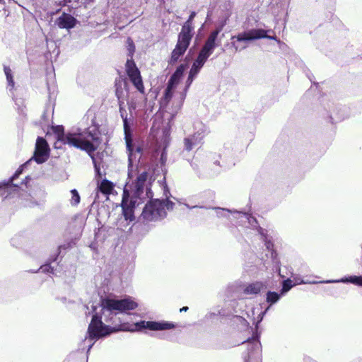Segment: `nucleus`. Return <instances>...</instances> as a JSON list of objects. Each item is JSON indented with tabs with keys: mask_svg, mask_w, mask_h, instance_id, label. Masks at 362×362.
Segmentation results:
<instances>
[{
	"mask_svg": "<svg viewBox=\"0 0 362 362\" xmlns=\"http://www.w3.org/2000/svg\"><path fill=\"white\" fill-rule=\"evenodd\" d=\"M137 306V303L131 297L121 300L105 298L98 306H93L92 319L88 327L87 335L83 341L84 343H87L88 352L96 341L117 331L138 332L144 329L162 331L175 327V325L170 322L145 320L137 322L131 327L122 325L115 327L112 326L110 322L115 315L114 313L133 310Z\"/></svg>",
	"mask_w": 362,
	"mask_h": 362,
	"instance_id": "f257e3e1",
	"label": "nucleus"
},
{
	"mask_svg": "<svg viewBox=\"0 0 362 362\" xmlns=\"http://www.w3.org/2000/svg\"><path fill=\"white\" fill-rule=\"evenodd\" d=\"M146 172L140 173L132 185L124 188L121 206L122 215L126 221L131 222L135 218L134 209L146 199H152L153 194L148 181Z\"/></svg>",
	"mask_w": 362,
	"mask_h": 362,
	"instance_id": "f03ea898",
	"label": "nucleus"
},
{
	"mask_svg": "<svg viewBox=\"0 0 362 362\" xmlns=\"http://www.w3.org/2000/svg\"><path fill=\"white\" fill-rule=\"evenodd\" d=\"M85 117L90 120V124L85 128L72 129L68 132L66 143L70 146L85 151L88 153L94 152L99 141L98 125L95 122V114L88 111Z\"/></svg>",
	"mask_w": 362,
	"mask_h": 362,
	"instance_id": "7ed1b4c3",
	"label": "nucleus"
},
{
	"mask_svg": "<svg viewBox=\"0 0 362 362\" xmlns=\"http://www.w3.org/2000/svg\"><path fill=\"white\" fill-rule=\"evenodd\" d=\"M119 113L123 122L124 139L129 160V177L132 175V168L136 166L142 156V148L134 143L132 139L131 127L133 124V115L128 117L126 110L119 103Z\"/></svg>",
	"mask_w": 362,
	"mask_h": 362,
	"instance_id": "20e7f679",
	"label": "nucleus"
},
{
	"mask_svg": "<svg viewBox=\"0 0 362 362\" xmlns=\"http://www.w3.org/2000/svg\"><path fill=\"white\" fill-rule=\"evenodd\" d=\"M49 148L47 142L42 137H38L36 141L35 150L33 156L25 162L23 165L20 166L16 171L14 175L9 179L5 187L7 192H11V189L18 190L19 187L16 185H13V181L16 179L26 168L28 165L33 160L38 164L45 163L49 158Z\"/></svg>",
	"mask_w": 362,
	"mask_h": 362,
	"instance_id": "39448f33",
	"label": "nucleus"
},
{
	"mask_svg": "<svg viewBox=\"0 0 362 362\" xmlns=\"http://www.w3.org/2000/svg\"><path fill=\"white\" fill-rule=\"evenodd\" d=\"M173 206L174 203L168 199H151L145 205L141 218L146 223L160 221L166 216L167 211L173 209Z\"/></svg>",
	"mask_w": 362,
	"mask_h": 362,
	"instance_id": "423d86ee",
	"label": "nucleus"
},
{
	"mask_svg": "<svg viewBox=\"0 0 362 362\" xmlns=\"http://www.w3.org/2000/svg\"><path fill=\"white\" fill-rule=\"evenodd\" d=\"M185 71V66L180 65L173 74L170 76L166 89L165 90L164 96L161 100L163 105L168 103L170 100L172 98L174 91L179 84Z\"/></svg>",
	"mask_w": 362,
	"mask_h": 362,
	"instance_id": "0eeeda50",
	"label": "nucleus"
},
{
	"mask_svg": "<svg viewBox=\"0 0 362 362\" xmlns=\"http://www.w3.org/2000/svg\"><path fill=\"white\" fill-rule=\"evenodd\" d=\"M125 70L135 88L141 93H144V87L141 74L133 59H127L125 64Z\"/></svg>",
	"mask_w": 362,
	"mask_h": 362,
	"instance_id": "6e6552de",
	"label": "nucleus"
},
{
	"mask_svg": "<svg viewBox=\"0 0 362 362\" xmlns=\"http://www.w3.org/2000/svg\"><path fill=\"white\" fill-rule=\"evenodd\" d=\"M192 38V37L181 33L178 34L177 44L171 53V57L170 59V64L176 63L180 57L185 54L190 44Z\"/></svg>",
	"mask_w": 362,
	"mask_h": 362,
	"instance_id": "1a4fd4ad",
	"label": "nucleus"
},
{
	"mask_svg": "<svg viewBox=\"0 0 362 362\" xmlns=\"http://www.w3.org/2000/svg\"><path fill=\"white\" fill-rule=\"evenodd\" d=\"M247 353L244 362H261V344L257 339H248L246 341Z\"/></svg>",
	"mask_w": 362,
	"mask_h": 362,
	"instance_id": "9d476101",
	"label": "nucleus"
},
{
	"mask_svg": "<svg viewBox=\"0 0 362 362\" xmlns=\"http://www.w3.org/2000/svg\"><path fill=\"white\" fill-rule=\"evenodd\" d=\"M267 31L263 29H252L232 36V40L236 38L238 41H250L262 38H268L270 40H276L274 36H269L267 35Z\"/></svg>",
	"mask_w": 362,
	"mask_h": 362,
	"instance_id": "9b49d317",
	"label": "nucleus"
},
{
	"mask_svg": "<svg viewBox=\"0 0 362 362\" xmlns=\"http://www.w3.org/2000/svg\"><path fill=\"white\" fill-rule=\"evenodd\" d=\"M199 71H200V69L195 68L192 66H191L188 77L185 82V90L182 93H180L179 99L176 103L175 110L171 113L173 117L175 116L177 113V112L181 109L182 104L184 103V100L185 99V97H186L187 91L188 88H189V86H191V84L192 83L194 79L197 77V76L199 73Z\"/></svg>",
	"mask_w": 362,
	"mask_h": 362,
	"instance_id": "f8f14e48",
	"label": "nucleus"
},
{
	"mask_svg": "<svg viewBox=\"0 0 362 362\" xmlns=\"http://www.w3.org/2000/svg\"><path fill=\"white\" fill-rule=\"evenodd\" d=\"M219 30H216L211 32L207 37L204 46L199 51V53L209 58L214 52L215 48L218 46L217 42Z\"/></svg>",
	"mask_w": 362,
	"mask_h": 362,
	"instance_id": "ddd939ff",
	"label": "nucleus"
},
{
	"mask_svg": "<svg viewBox=\"0 0 362 362\" xmlns=\"http://www.w3.org/2000/svg\"><path fill=\"white\" fill-rule=\"evenodd\" d=\"M59 28L71 29L76 24V19L70 14L63 13L56 21Z\"/></svg>",
	"mask_w": 362,
	"mask_h": 362,
	"instance_id": "4468645a",
	"label": "nucleus"
},
{
	"mask_svg": "<svg viewBox=\"0 0 362 362\" xmlns=\"http://www.w3.org/2000/svg\"><path fill=\"white\" fill-rule=\"evenodd\" d=\"M320 283L332 284V283H351L356 286H362V275L361 276H349L336 280L320 281Z\"/></svg>",
	"mask_w": 362,
	"mask_h": 362,
	"instance_id": "2eb2a0df",
	"label": "nucleus"
},
{
	"mask_svg": "<svg viewBox=\"0 0 362 362\" xmlns=\"http://www.w3.org/2000/svg\"><path fill=\"white\" fill-rule=\"evenodd\" d=\"M234 213L237 214V218L240 225H245L246 223H248L252 228H256L257 226V222L255 218L252 216L251 215L247 213H243L241 211H234Z\"/></svg>",
	"mask_w": 362,
	"mask_h": 362,
	"instance_id": "dca6fc26",
	"label": "nucleus"
},
{
	"mask_svg": "<svg viewBox=\"0 0 362 362\" xmlns=\"http://www.w3.org/2000/svg\"><path fill=\"white\" fill-rule=\"evenodd\" d=\"M196 16V12L192 11L187 21L183 24L180 33L192 37L194 35L193 19Z\"/></svg>",
	"mask_w": 362,
	"mask_h": 362,
	"instance_id": "f3484780",
	"label": "nucleus"
},
{
	"mask_svg": "<svg viewBox=\"0 0 362 362\" xmlns=\"http://www.w3.org/2000/svg\"><path fill=\"white\" fill-rule=\"evenodd\" d=\"M202 142V139L201 137L197 136L194 134L188 136L184 140L185 148L189 151L192 150L194 148L197 147L198 145L201 144Z\"/></svg>",
	"mask_w": 362,
	"mask_h": 362,
	"instance_id": "a211bd4d",
	"label": "nucleus"
},
{
	"mask_svg": "<svg viewBox=\"0 0 362 362\" xmlns=\"http://www.w3.org/2000/svg\"><path fill=\"white\" fill-rule=\"evenodd\" d=\"M193 129V134L197 136L201 137L202 140L208 133L207 127L203 122L200 121H197L194 123Z\"/></svg>",
	"mask_w": 362,
	"mask_h": 362,
	"instance_id": "6ab92c4d",
	"label": "nucleus"
},
{
	"mask_svg": "<svg viewBox=\"0 0 362 362\" xmlns=\"http://www.w3.org/2000/svg\"><path fill=\"white\" fill-rule=\"evenodd\" d=\"M264 284L262 282L256 281L247 286L244 289L245 294H257L263 288Z\"/></svg>",
	"mask_w": 362,
	"mask_h": 362,
	"instance_id": "aec40b11",
	"label": "nucleus"
},
{
	"mask_svg": "<svg viewBox=\"0 0 362 362\" xmlns=\"http://www.w3.org/2000/svg\"><path fill=\"white\" fill-rule=\"evenodd\" d=\"M53 131L57 136V140L58 142H61L64 144H67L66 138L68 137V132H64V127L62 126L58 125L53 127Z\"/></svg>",
	"mask_w": 362,
	"mask_h": 362,
	"instance_id": "412c9836",
	"label": "nucleus"
},
{
	"mask_svg": "<svg viewBox=\"0 0 362 362\" xmlns=\"http://www.w3.org/2000/svg\"><path fill=\"white\" fill-rule=\"evenodd\" d=\"M4 71L7 81V88L12 93L15 88L13 72L11 69L6 66H4Z\"/></svg>",
	"mask_w": 362,
	"mask_h": 362,
	"instance_id": "4be33fe9",
	"label": "nucleus"
},
{
	"mask_svg": "<svg viewBox=\"0 0 362 362\" xmlns=\"http://www.w3.org/2000/svg\"><path fill=\"white\" fill-rule=\"evenodd\" d=\"M214 210H215L216 216L219 218L225 217L229 218L230 214L233 215V216L235 218V216H237V214L234 213V211H236L235 210L232 211L229 210L228 209L221 208V207H214L212 208Z\"/></svg>",
	"mask_w": 362,
	"mask_h": 362,
	"instance_id": "5701e85b",
	"label": "nucleus"
},
{
	"mask_svg": "<svg viewBox=\"0 0 362 362\" xmlns=\"http://www.w3.org/2000/svg\"><path fill=\"white\" fill-rule=\"evenodd\" d=\"M99 190L103 194H108L113 189V185L111 182L103 180L98 185Z\"/></svg>",
	"mask_w": 362,
	"mask_h": 362,
	"instance_id": "b1692460",
	"label": "nucleus"
},
{
	"mask_svg": "<svg viewBox=\"0 0 362 362\" xmlns=\"http://www.w3.org/2000/svg\"><path fill=\"white\" fill-rule=\"evenodd\" d=\"M281 296H282L281 293H278L276 292L268 291L266 295V300L270 305H272L279 301Z\"/></svg>",
	"mask_w": 362,
	"mask_h": 362,
	"instance_id": "393cba45",
	"label": "nucleus"
},
{
	"mask_svg": "<svg viewBox=\"0 0 362 362\" xmlns=\"http://www.w3.org/2000/svg\"><path fill=\"white\" fill-rule=\"evenodd\" d=\"M21 199L22 204L25 207H34L40 205V203L33 200L30 194L25 195V197H22Z\"/></svg>",
	"mask_w": 362,
	"mask_h": 362,
	"instance_id": "a878e982",
	"label": "nucleus"
},
{
	"mask_svg": "<svg viewBox=\"0 0 362 362\" xmlns=\"http://www.w3.org/2000/svg\"><path fill=\"white\" fill-rule=\"evenodd\" d=\"M230 40H232V42H231L232 47L234 48L235 52H240V51L246 49L247 47V42L248 41L239 42L237 40L236 38L232 40V37L230 38Z\"/></svg>",
	"mask_w": 362,
	"mask_h": 362,
	"instance_id": "bb28decb",
	"label": "nucleus"
},
{
	"mask_svg": "<svg viewBox=\"0 0 362 362\" xmlns=\"http://www.w3.org/2000/svg\"><path fill=\"white\" fill-rule=\"evenodd\" d=\"M207 59V57L199 52L197 59L194 61L192 66L201 70Z\"/></svg>",
	"mask_w": 362,
	"mask_h": 362,
	"instance_id": "cd10ccee",
	"label": "nucleus"
},
{
	"mask_svg": "<svg viewBox=\"0 0 362 362\" xmlns=\"http://www.w3.org/2000/svg\"><path fill=\"white\" fill-rule=\"evenodd\" d=\"M293 286H294V285L290 279H287L284 280L282 283V288L281 290V294L284 295L290 289H291Z\"/></svg>",
	"mask_w": 362,
	"mask_h": 362,
	"instance_id": "c85d7f7f",
	"label": "nucleus"
},
{
	"mask_svg": "<svg viewBox=\"0 0 362 362\" xmlns=\"http://www.w3.org/2000/svg\"><path fill=\"white\" fill-rule=\"evenodd\" d=\"M127 49L128 51V57H129V59H132L133 54L135 52V45L130 37H128L127 40Z\"/></svg>",
	"mask_w": 362,
	"mask_h": 362,
	"instance_id": "c756f323",
	"label": "nucleus"
},
{
	"mask_svg": "<svg viewBox=\"0 0 362 362\" xmlns=\"http://www.w3.org/2000/svg\"><path fill=\"white\" fill-rule=\"evenodd\" d=\"M71 204L73 206H76L80 202V196L76 189L71 190Z\"/></svg>",
	"mask_w": 362,
	"mask_h": 362,
	"instance_id": "7c9ffc66",
	"label": "nucleus"
},
{
	"mask_svg": "<svg viewBox=\"0 0 362 362\" xmlns=\"http://www.w3.org/2000/svg\"><path fill=\"white\" fill-rule=\"evenodd\" d=\"M294 283L293 285H300V284H321L320 281H303V279L300 277L296 276L293 278Z\"/></svg>",
	"mask_w": 362,
	"mask_h": 362,
	"instance_id": "2f4dec72",
	"label": "nucleus"
},
{
	"mask_svg": "<svg viewBox=\"0 0 362 362\" xmlns=\"http://www.w3.org/2000/svg\"><path fill=\"white\" fill-rule=\"evenodd\" d=\"M234 322L236 323H240L242 325L243 328H247L249 326V324L247 322V320L240 316H235Z\"/></svg>",
	"mask_w": 362,
	"mask_h": 362,
	"instance_id": "473e14b6",
	"label": "nucleus"
},
{
	"mask_svg": "<svg viewBox=\"0 0 362 362\" xmlns=\"http://www.w3.org/2000/svg\"><path fill=\"white\" fill-rule=\"evenodd\" d=\"M128 105H129V112H130V115H133L134 114V111H135L137 107H142V105H139L136 102H134V100L129 101L128 103Z\"/></svg>",
	"mask_w": 362,
	"mask_h": 362,
	"instance_id": "72a5a7b5",
	"label": "nucleus"
},
{
	"mask_svg": "<svg viewBox=\"0 0 362 362\" xmlns=\"http://www.w3.org/2000/svg\"><path fill=\"white\" fill-rule=\"evenodd\" d=\"M40 270L43 273L54 274V268L49 264L42 265L40 267Z\"/></svg>",
	"mask_w": 362,
	"mask_h": 362,
	"instance_id": "f704fd0d",
	"label": "nucleus"
},
{
	"mask_svg": "<svg viewBox=\"0 0 362 362\" xmlns=\"http://www.w3.org/2000/svg\"><path fill=\"white\" fill-rule=\"evenodd\" d=\"M269 306L268 308H267L265 309V310H264V311L261 312V313L258 315V317H257V318H258V320H257V322L256 326H257V324H258V323H259V322L262 320V319H263V317H264V315L267 313V312L268 311V310H269Z\"/></svg>",
	"mask_w": 362,
	"mask_h": 362,
	"instance_id": "c9c22d12",
	"label": "nucleus"
},
{
	"mask_svg": "<svg viewBox=\"0 0 362 362\" xmlns=\"http://www.w3.org/2000/svg\"><path fill=\"white\" fill-rule=\"evenodd\" d=\"M166 160H167V155H166V153L165 152V151H163L162 154H161V156H160L161 163L163 165L165 164Z\"/></svg>",
	"mask_w": 362,
	"mask_h": 362,
	"instance_id": "e433bc0d",
	"label": "nucleus"
},
{
	"mask_svg": "<svg viewBox=\"0 0 362 362\" xmlns=\"http://www.w3.org/2000/svg\"><path fill=\"white\" fill-rule=\"evenodd\" d=\"M186 206V207H187L189 209H194V208H203V206H189V204H185Z\"/></svg>",
	"mask_w": 362,
	"mask_h": 362,
	"instance_id": "4c0bfd02",
	"label": "nucleus"
},
{
	"mask_svg": "<svg viewBox=\"0 0 362 362\" xmlns=\"http://www.w3.org/2000/svg\"><path fill=\"white\" fill-rule=\"evenodd\" d=\"M188 310V307L187 306H185V307H182V308H180V312H186L187 310Z\"/></svg>",
	"mask_w": 362,
	"mask_h": 362,
	"instance_id": "58836bf2",
	"label": "nucleus"
},
{
	"mask_svg": "<svg viewBox=\"0 0 362 362\" xmlns=\"http://www.w3.org/2000/svg\"><path fill=\"white\" fill-rule=\"evenodd\" d=\"M303 281H312L311 280H309V279H303Z\"/></svg>",
	"mask_w": 362,
	"mask_h": 362,
	"instance_id": "ea45409f",
	"label": "nucleus"
},
{
	"mask_svg": "<svg viewBox=\"0 0 362 362\" xmlns=\"http://www.w3.org/2000/svg\"><path fill=\"white\" fill-rule=\"evenodd\" d=\"M21 185H26V182H21Z\"/></svg>",
	"mask_w": 362,
	"mask_h": 362,
	"instance_id": "a19ab883",
	"label": "nucleus"
},
{
	"mask_svg": "<svg viewBox=\"0 0 362 362\" xmlns=\"http://www.w3.org/2000/svg\"><path fill=\"white\" fill-rule=\"evenodd\" d=\"M269 243H267V247L269 248Z\"/></svg>",
	"mask_w": 362,
	"mask_h": 362,
	"instance_id": "79ce46f5",
	"label": "nucleus"
}]
</instances>
